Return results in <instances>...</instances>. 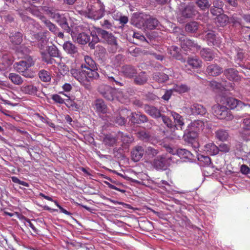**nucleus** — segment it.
<instances>
[{
  "label": "nucleus",
  "mask_w": 250,
  "mask_h": 250,
  "mask_svg": "<svg viewBox=\"0 0 250 250\" xmlns=\"http://www.w3.org/2000/svg\"><path fill=\"white\" fill-rule=\"evenodd\" d=\"M176 154L184 161L192 162L194 156L189 151L184 148H179L176 150Z\"/></svg>",
  "instance_id": "obj_24"
},
{
  "label": "nucleus",
  "mask_w": 250,
  "mask_h": 250,
  "mask_svg": "<svg viewBox=\"0 0 250 250\" xmlns=\"http://www.w3.org/2000/svg\"><path fill=\"white\" fill-rule=\"evenodd\" d=\"M242 101L232 97L228 98L226 100L227 105L231 109L238 110Z\"/></svg>",
  "instance_id": "obj_37"
},
{
  "label": "nucleus",
  "mask_w": 250,
  "mask_h": 250,
  "mask_svg": "<svg viewBox=\"0 0 250 250\" xmlns=\"http://www.w3.org/2000/svg\"><path fill=\"white\" fill-rule=\"evenodd\" d=\"M48 30L58 37L62 39L64 37L63 33L60 31L59 28L53 23L50 24L47 27Z\"/></svg>",
  "instance_id": "obj_50"
},
{
  "label": "nucleus",
  "mask_w": 250,
  "mask_h": 250,
  "mask_svg": "<svg viewBox=\"0 0 250 250\" xmlns=\"http://www.w3.org/2000/svg\"><path fill=\"white\" fill-rule=\"evenodd\" d=\"M87 9L86 14L89 18L98 20L104 15V5L100 0H90Z\"/></svg>",
  "instance_id": "obj_2"
},
{
  "label": "nucleus",
  "mask_w": 250,
  "mask_h": 250,
  "mask_svg": "<svg viewBox=\"0 0 250 250\" xmlns=\"http://www.w3.org/2000/svg\"><path fill=\"white\" fill-rule=\"evenodd\" d=\"M47 13L52 19L55 20L64 31L68 33H70L72 31V29L69 26L66 14L60 13L53 10H48L47 11Z\"/></svg>",
  "instance_id": "obj_4"
},
{
  "label": "nucleus",
  "mask_w": 250,
  "mask_h": 250,
  "mask_svg": "<svg viewBox=\"0 0 250 250\" xmlns=\"http://www.w3.org/2000/svg\"><path fill=\"white\" fill-rule=\"evenodd\" d=\"M181 49L176 46L172 45L167 48V53L173 58L180 61L181 62H185L186 59L183 57L180 53Z\"/></svg>",
  "instance_id": "obj_20"
},
{
  "label": "nucleus",
  "mask_w": 250,
  "mask_h": 250,
  "mask_svg": "<svg viewBox=\"0 0 250 250\" xmlns=\"http://www.w3.org/2000/svg\"><path fill=\"white\" fill-rule=\"evenodd\" d=\"M85 63L81 65L82 68L97 69V65L95 61L89 56L84 57Z\"/></svg>",
  "instance_id": "obj_38"
},
{
  "label": "nucleus",
  "mask_w": 250,
  "mask_h": 250,
  "mask_svg": "<svg viewBox=\"0 0 250 250\" xmlns=\"http://www.w3.org/2000/svg\"><path fill=\"white\" fill-rule=\"evenodd\" d=\"M224 4V2L221 0H214L213 1L212 6L211 7L218 9L220 12H224L223 9Z\"/></svg>",
  "instance_id": "obj_63"
},
{
  "label": "nucleus",
  "mask_w": 250,
  "mask_h": 250,
  "mask_svg": "<svg viewBox=\"0 0 250 250\" xmlns=\"http://www.w3.org/2000/svg\"><path fill=\"white\" fill-rule=\"evenodd\" d=\"M14 68L17 72L21 73L26 78H32L34 77V73L29 69V67H27L26 62L23 61L15 63Z\"/></svg>",
  "instance_id": "obj_12"
},
{
  "label": "nucleus",
  "mask_w": 250,
  "mask_h": 250,
  "mask_svg": "<svg viewBox=\"0 0 250 250\" xmlns=\"http://www.w3.org/2000/svg\"><path fill=\"white\" fill-rule=\"evenodd\" d=\"M13 58L8 55H4L1 59V64L3 65V69H7L13 62Z\"/></svg>",
  "instance_id": "obj_53"
},
{
  "label": "nucleus",
  "mask_w": 250,
  "mask_h": 250,
  "mask_svg": "<svg viewBox=\"0 0 250 250\" xmlns=\"http://www.w3.org/2000/svg\"><path fill=\"white\" fill-rule=\"evenodd\" d=\"M159 152L158 149L151 146H147L145 151V154L148 159H152L155 157Z\"/></svg>",
  "instance_id": "obj_48"
},
{
  "label": "nucleus",
  "mask_w": 250,
  "mask_h": 250,
  "mask_svg": "<svg viewBox=\"0 0 250 250\" xmlns=\"http://www.w3.org/2000/svg\"><path fill=\"white\" fill-rule=\"evenodd\" d=\"M205 151L210 155H215L218 154V146L214 143H208L205 146Z\"/></svg>",
  "instance_id": "obj_42"
},
{
  "label": "nucleus",
  "mask_w": 250,
  "mask_h": 250,
  "mask_svg": "<svg viewBox=\"0 0 250 250\" xmlns=\"http://www.w3.org/2000/svg\"><path fill=\"white\" fill-rule=\"evenodd\" d=\"M97 70V68L85 69V75L86 77V80L88 82H90L93 80L98 79L99 77V75Z\"/></svg>",
  "instance_id": "obj_39"
},
{
  "label": "nucleus",
  "mask_w": 250,
  "mask_h": 250,
  "mask_svg": "<svg viewBox=\"0 0 250 250\" xmlns=\"http://www.w3.org/2000/svg\"><path fill=\"white\" fill-rule=\"evenodd\" d=\"M215 20L216 23L220 26L224 27L229 23V17L223 13L218 15Z\"/></svg>",
  "instance_id": "obj_43"
},
{
  "label": "nucleus",
  "mask_w": 250,
  "mask_h": 250,
  "mask_svg": "<svg viewBox=\"0 0 250 250\" xmlns=\"http://www.w3.org/2000/svg\"><path fill=\"white\" fill-rule=\"evenodd\" d=\"M96 111L99 113L105 114L107 112V106L102 99H97L94 102Z\"/></svg>",
  "instance_id": "obj_25"
},
{
  "label": "nucleus",
  "mask_w": 250,
  "mask_h": 250,
  "mask_svg": "<svg viewBox=\"0 0 250 250\" xmlns=\"http://www.w3.org/2000/svg\"><path fill=\"white\" fill-rule=\"evenodd\" d=\"M129 121L133 124H144L145 128L149 129L151 128L153 121L149 119L148 117L142 112H130L129 115Z\"/></svg>",
  "instance_id": "obj_6"
},
{
  "label": "nucleus",
  "mask_w": 250,
  "mask_h": 250,
  "mask_svg": "<svg viewBox=\"0 0 250 250\" xmlns=\"http://www.w3.org/2000/svg\"><path fill=\"white\" fill-rule=\"evenodd\" d=\"M221 83L222 84L223 90H230L231 89H233L234 84L231 82H228L226 80H222Z\"/></svg>",
  "instance_id": "obj_62"
},
{
  "label": "nucleus",
  "mask_w": 250,
  "mask_h": 250,
  "mask_svg": "<svg viewBox=\"0 0 250 250\" xmlns=\"http://www.w3.org/2000/svg\"><path fill=\"white\" fill-rule=\"evenodd\" d=\"M189 89V87L186 84L177 85L174 88V91L179 93L187 92Z\"/></svg>",
  "instance_id": "obj_61"
},
{
  "label": "nucleus",
  "mask_w": 250,
  "mask_h": 250,
  "mask_svg": "<svg viewBox=\"0 0 250 250\" xmlns=\"http://www.w3.org/2000/svg\"><path fill=\"white\" fill-rule=\"evenodd\" d=\"M135 76L133 83L136 85H143L147 83L148 79V76L145 71H141Z\"/></svg>",
  "instance_id": "obj_26"
},
{
  "label": "nucleus",
  "mask_w": 250,
  "mask_h": 250,
  "mask_svg": "<svg viewBox=\"0 0 250 250\" xmlns=\"http://www.w3.org/2000/svg\"><path fill=\"white\" fill-rule=\"evenodd\" d=\"M44 37H45V36L42 32H40L38 33H34L32 35V40H33V42L36 41H39L42 39H43Z\"/></svg>",
  "instance_id": "obj_64"
},
{
  "label": "nucleus",
  "mask_w": 250,
  "mask_h": 250,
  "mask_svg": "<svg viewBox=\"0 0 250 250\" xmlns=\"http://www.w3.org/2000/svg\"><path fill=\"white\" fill-rule=\"evenodd\" d=\"M41 55L42 61L47 64H52L55 62L56 61L54 58L61 57V54L59 50L54 44L47 46L46 52L41 51Z\"/></svg>",
  "instance_id": "obj_5"
},
{
  "label": "nucleus",
  "mask_w": 250,
  "mask_h": 250,
  "mask_svg": "<svg viewBox=\"0 0 250 250\" xmlns=\"http://www.w3.org/2000/svg\"><path fill=\"white\" fill-rule=\"evenodd\" d=\"M21 17L22 20L24 21L28 22L29 23L32 24L34 27L39 30L41 28L40 24L36 22L33 19L23 14H21Z\"/></svg>",
  "instance_id": "obj_54"
},
{
  "label": "nucleus",
  "mask_w": 250,
  "mask_h": 250,
  "mask_svg": "<svg viewBox=\"0 0 250 250\" xmlns=\"http://www.w3.org/2000/svg\"><path fill=\"white\" fill-rule=\"evenodd\" d=\"M199 28V24L196 21H190L186 24L185 30L188 33H194L196 32Z\"/></svg>",
  "instance_id": "obj_47"
},
{
  "label": "nucleus",
  "mask_w": 250,
  "mask_h": 250,
  "mask_svg": "<svg viewBox=\"0 0 250 250\" xmlns=\"http://www.w3.org/2000/svg\"><path fill=\"white\" fill-rule=\"evenodd\" d=\"M70 72L73 77L81 83L86 79L85 70L72 69Z\"/></svg>",
  "instance_id": "obj_31"
},
{
  "label": "nucleus",
  "mask_w": 250,
  "mask_h": 250,
  "mask_svg": "<svg viewBox=\"0 0 250 250\" xmlns=\"http://www.w3.org/2000/svg\"><path fill=\"white\" fill-rule=\"evenodd\" d=\"M238 111H242L243 114H250V104H245L243 102L240 103V106Z\"/></svg>",
  "instance_id": "obj_59"
},
{
  "label": "nucleus",
  "mask_w": 250,
  "mask_h": 250,
  "mask_svg": "<svg viewBox=\"0 0 250 250\" xmlns=\"http://www.w3.org/2000/svg\"><path fill=\"white\" fill-rule=\"evenodd\" d=\"M121 72L125 77L130 79L135 76L137 73V70L135 66L130 64H125L122 67Z\"/></svg>",
  "instance_id": "obj_19"
},
{
  "label": "nucleus",
  "mask_w": 250,
  "mask_h": 250,
  "mask_svg": "<svg viewBox=\"0 0 250 250\" xmlns=\"http://www.w3.org/2000/svg\"><path fill=\"white\" fill-rule=\"evenodd\" d=\"M242 125L243 127L240 133L242 134V137L243 139L245 141H248L247 137L243 136V135L246 134L245 133L246 131H250V117L246 118L243 120Z\"/></svg>",
  "instance_id": "obj_35"
},
{
  "label": "nucleus",
  "mask_w": 250,
  "mask_h": 250,
  "mask_svg": "<svg viewBox=\"0 0 250 250\" xmlns=\"http://www.w3.org/2000/svg\"><path fill=\"white\" fill-rule=\"evenodd\" d=\"M153 79L158 83H163L167 82L169 79V77L167 75L163 72H158L153 74Z\"/></svg>",
  "instance_id": "obj_41"
},
{
  "label": "nucleus",
  "mask_w": 250,
  "mask_h": 250,
  "mask_svg": "<svg viewBox=\"0 0 250 250\" xmlns=\"http://www.w3.org/2000/svg\"><path fill=\"white\" fill-rule=\"evenodd\" d=\"M170 115L174 120V125L178 127L184 126V118L179 114L174 112L170 111Z\"/></svg>",
  "instance_id": "obj_34"
},
{
  "label": "nucleus",
  "mask_w": 250,
  "mask_h": 250,
  "mask_svg": "<svg viewBox=\"0 0 250 250\" xmlns=\"http://www.w3.org/2000/svg\"><path fill=\"white\" fill-rule=\"evenodd\" d=\"M129 110L126 108L120 109L115 112L112 121L118 125H125L127 122V118L129 117Z\"/></svg>",
  "instance_id": "obj_9"
},
{
  "label": "nucleus",
  "mask_w": 250,
  "mask_h": 250,
  "mask_svg": "<svg viewBox=\"0 0 250 250\" xmlns=\"http://www.w3.org/2000/svg\"><path fill=\"white\" fill-rule=\"evenodd\" d=\"M204 39L207 42L208 45L216 47H219L222 42L220 38L217 36L215 32L212 30L206 32Z\"/></svg>",
  "instance_id": "obj_14"
},
{
  "label": "nucleus",
  "mask_w": 250,
  "mask_h": 250,
  "mask_svg": "<svg viewBox=\"0 0 250 250\" xmlns=\"http://www.w3.org/2000/svg\"><path fill=\"white\" fill-rule=\"evenodd\" d=\"M212 110L214 115L219 119L229 121L233 118L230 111L226 106L217 104L213 106Z\"/></svg>",
  "instance_id": "obj_8"
},
{
  "label": "nucleus",
  "mask_w": 250,
  "mask_h": 250,
  "mask_svg": "<svg viewBox=\"0 0 250 250\" xmlns=\"http://www.w3.org/2000/svg\"><path fill=\"white\" fill-rule=\"evenodd\" d=\"M96 32L99 37L103 40V42L110 46L112 52L117 51L119 48L117 37L112 33L107 32L101 28H97Z\"/></svg>",
  "instance_id": "obj_3"
},
{
  "label": "nucleus",
  "mask_w": 250,
  "mask_h": 250,
  "mask_svg": "<svg viewBox=\"0 0 250 250\" xmlns=\"http://www.w3.org/2000/svg\"><path fill=\"white\" fill-rule=\"evenodd\" d=\"M38 75L41 80L43 82H48L51 80V77L49 73L44 69L40 70L39 72Z\"/></svg>",
  "instance_id": "obj_55"
},
{
  "label": "nucleus",
  "mask_w": 250,
  "mask_h": 250,
  "mask_svg": "<svg viewBox=\"0 0 250 250\" xmlns=\"http://www.w3.org/2000/svg\"><path fill=\"white\" fill-rule=\"evenodd\" d=\"M71 32V36L74 42H77L82 45H85L87 43H89L90 40V37L87 34L84 32L76 33Z\"/></svg>",
  "instance_id": "obj_16"
},
{
  "label": "nucleus",
  "mask_w": 250,
  "mask_h": 250,
  "mask_svg": "<svg viewBox=\"0 0 250 250\" xmlns=\"http://www.w3.org/2000/svg\"><path fill=\"white\" fill-rule=\"evenodd\" d=\"M147 15L140 13L134 14L131 19V23L138 28L145 29Z\"/></svg>",
  "instance_id": "obj_15"
},
{
  "label": "nucleus",
  "mask_w": 250,
  "mask_h": 250,
  "mask_svg": "<svg viewBox=\"0 0 250 250\" xmlns=\"http://www.w3.org/2000/svg\"><path fill=\"white\" fill-rule=\"evenodd\" d=\"M159 25L160 22L156 18L147 15L145 29H147L148 30H153L157 28Z\"/></svg>",
  "instance_id": "obj_29"
},
{
  "label": "nucleus",
  "mask_w": 250,
  "mask_h": 250,
  "mask_svg": "<svg viewBox=\"0 0 250 250\" xmlns=\"http://www.w3.org/2000/svg\"><path fill=\"white\" fill-rule=\"evenodd\" d=\"M21 89L23 93L31 95H36L38 91V88L33 85H27L22 86Z\"/></svg>",
  "instance_id": "obj_49"
},
{
  "label": "nucleus",
  "mask_w": 250,
  "mask_h": 250,
  "mask_svg": "<svg viewBox=\"0 0 250 250\" xmlns=\"http://www.w3.org/2000/svg\"><path fill=\"white\" fill-rule=\"evenodd\" d=\"M124 149L125 148L122 146L119 147H114L113 149L114 156L118 159H124L125 158V154L123 151Z\"/></svg>",
  "instance_id": "obj_57"
},
{
  "label": "nucleus",
  "mask_w": 250,
  "mask_h": 250,
  "mask_svg": "<svg viewBox=\"0 0 250 250\" xmlns=\"http://www.w3.org/2000/svg\"><path fill=\"white\" fill-rule=\"evenodd\" d=\"M22 34L19 32H15L10 33L9 36L10 41L14 44H20L22 42Z\"/></svg>",
  "instance_id": "obj_33"
},
{
  "label": "nucleus",
  "mask_w": 250,
  "mask_h": 250,
  "mask_svg": "<svg viewBox=\"0 0 250 250\" xmlns=\"http://www.w3.org/2000/svg\"><path fill=\"white\" fill-rule=\"evenodd\" d=\"M91 35L92 37V39L91 42H89L88 46L91 49H93L95 48L96 43L100 42L99 36L97 32L94 34L91 33Z\"/></svg>",
  "instance_id": "obj_58"
},
{
  "label": "nucleus",
  "mask_w": 250,
  "mask_h": 250,
  "mask_svg": "<svg viewBox=\"0 0 250 250\" xmlns=\"http://www.w3.org/2000/svg\"><path fill=\"white\" fill-rule=\"evenodd\" d=\"M204 126V122L202 120H196L191 122L184 130V141L189 144L196 142L200 132L203 130Z\"/></svg>",
  "instance_id": "obj_1"
},
{
  "label": "nucleus",
  "mask_w": 250,
  "mask_h": 250,
  "mask_svg": "<svg viewBox=\"0 0 250 250\" xmlns=\"http://www.w3.org/2000/svg\"><path fill=\"white\" fill-rule=\"evenodd\" d=\"M118 137L117 134L114 136L111 134H107L104 135L103 139V143L107 147H113L117 143Z\"/></svg>",
  "instance_id": "obj_30"
},
{
  "label": "nucleus",
  "mask_w": 250,
  "mask_h": 250,
  "mask_svg": "<svg viewBox=\"0 0 250 250\" xmlns=\"http://www.w3.org/2000/svg\"><path fill=\"white\" fill-rule=\"evenodd\" d=\"M224 74L229 81L238 82L241 80V77L239 75L238 71L233 68L225 69Z\"/></svg>",
  "instance_id": "obj_18"
},
{
  "label": "nucleus",
  "mask_w": 250,
  "mask_h": 250,
  "mask_svg": "<svg viewBox=\"0 0 250 250\" xmlns=\"http://www.w3.org/2000/svg\"><path fill=\"white\" fill-rule=\"evenodd\" d=\"M208 86H209L213 91L215 92L223 90L221 82L219 83L215 81L209 82Z\"/></svg>",
  "instance_id": "obj_56"
},
{
  "label": "nucleus",
  "mask_w": 250,
  "mask_h": 250,
  "mask_svg": "<svg viewBox=\"0 0 250 250\" xmlns=\"http://www.w3.org/2000/svg\"><path fill=\"white\" fill-rule=\"evenodd\" d=\"M171 162H173L171 157L161 155L155 158L151 165L157 170H165L170 165Z\"/></svg>",
  "instance_id": "obj_7"
},
{
  "label": "nucleus",
  "mask_w": 250,
  "mask_h": 250,
  "mask_svg": "<svg viewBox=\"0 0 250 250\" xmlns=\"http://www.w3.org/2000/svg\"><path fill=\"white\" fill-rule=\"evenodd\" d=\"M190 110L191 114L194 116H203L207 112L206 108L203 105L197 103L192 104L190 106Z\"/></svg>",
  "instance_id": "obj_23"
},
{
  "label": "nucleus",
  "mask_w": 250,
  "mask_h": 250,
  "mask_svg": "<svg viewBox=\"0 0 250 250\" xmlns=\"http://www.w3.org/2000/svg\"><path fill=\"white\" fill-rule=\"evenodd\" d=\"M109 82L118 89L126 84L125 81L117 75H114V77H109Z\"/></svg>",
  "instance_id": "obj_32"
},
{
  "label": "nucleus",
  "mask_w": 250,
  "mask_h": 250,
  "mask_svg": "<svg viewBox=\"0 0 250 250\" xmlns=\"http://www.w3.org/2000/svg\"><path fill=\"white\" fill-rule=\"evenodd\" d=\"M184 128V126L178 127L174 125L171 128L173 138L175 139H179L181 137L183 138Z\"/></svg>",
  "instance_id": "obj_36"
},
{
  "label": "nucleus",
  "mask_w": 250,
  "mask_h": 250,
  "mask_svg": "<svg viewBox=\"0 0 250 250\" xmlns=\"http://www.w3.org/2000/svg\"><path fill=\"white\" fill-rule=\"evenodd\" d=\"M62 47L64 51L72 57L76 56L78 53L77 47L69 41L65 42Z\"/></svg>",
  "instance_id": "obj_27"
},
{
  "label": "nucleus",
  "mask_w": 250,
  "mask_h": 250,
  "mask_svg": "<svg viewBox=\"0 0 250 250\" xmlns=\"http://www.w3.org/2000/svg\"><path fill=\"white\" fill-rule=\"evenodd\" d=\"M160 118H162L163 122L168 128L171 129L172 127H173L174 123L169 117L162 114Z\"/></svg>",
  "instance_id": "obj_60"
},
{
  "label": "nucleus",
  "mask_w": 250,
  "mask_h": 250,
  "mask_svg": "<svg viewBox=\"0 0 250 250\" xmlns=\"http://www.w3.org/2000/svg\"><path fill=\"white\" fill-rule=\"evenodd\" d=\"M223 68L217 64H211L208 65L206 69L207 73L211 76H217L222 73Z\"/></svg>",
  "instance_id": "obj_28"
},
{
  "label": "nucleus",
  "mask_w": 250,
  "mask_h": 250,
  "mask_svg": "<svg viewBox=\"0 0 250 250\" xmlns=\"http://www.w3.org/2000/svg\"><path fill=\"white\" fill-rule=\"evenodd\" d=\"M144 109L145 112L153 118L157 119L162 115L160 110L154 106L145 104Z\"/></svg>",
  "instance_id": "obj_22"
},
{
  "label": "nucleus",
  "mask_w": 250,
  "mask_h": 250,
  "mask_svg": "<svg viewBox=\"0 0 250 250\" xmlns=\"http://www.w3.org/2000/svg\"><path fill=\"white\" fill-rule=\"evenodd\" d=\"M215 134L216 138L221 141H227L229 137L228 131L223 129L217 130Z\"/></svg>",
  "instance_id": "obj_46"
},
{
  "label": "nucleus",
  "mask_w": 250,
  "mask_h": 250,
  "mask_svg": "<svg viewBox=\"0 0 250 250\" xmlns=\"http://www.w3.org/2000/svg\"><path fill=\"white\" fill-rule=\"evenodd\" d=\"M187 62L193 68H198L202 66V61L197 57H188Z\"/></svg>",
  "instance_id": "obj_45"
},
{
  "label": "nucleus",
  "mask_w": 250,
  "mask_h": 250,
  "mask_svg": "<svg viewBox=\"0 0 250 250\" xmlns=\"http://www.w3.org/2000/svg\"><path fill=\"white\" fill-rule=\"evenodd\" d=\"M144 153L145 151L143 147L136 146L133 147L131 150V159L134 162H138L143 157Z\"/></svg>",
  "instance_id": "obj_21"
},
{
  "label": "nucleus",
  "mask_w": 250,
  "mask_h": 250,
  "mask_svg": "<svg viewBox=\"0 0 250 250\" xmlns=\"http://www.w3.org/2000/svg\"><path fill=\"white\" fill-rule=\"evenodd\" d=\"M195 4L201 10L204 11L208 9L211 6L208 0H196Z\"/></svg>",
  "instance_id": "obj_51"
},
{
  "label": "nucleus",
  "mask_w": 250,
  "mask_h": 250,
  "mask_svg": "<svg viewBox=\"0 0 250 250\" xmlns=\"http://www.w3.org/2000/svg\"><path fill=\"white\" fill-rule=\"evenodd\" d=\"M99 93L106 100L112 101L116 98V90L107 85H101L98 89Z\"/></svg>",
  "instance_id": "obj_11"
},
{
  "label": "nucleus",
  "mask_w": 250,
  "mask_h": 250,
  "mask_svg": "<svg viewBox=\"0 0 250 250\" xmlns=\"http://www.w3.org/2000/svg\"><path fill=\"white\" fill-rule=\"evenodd\" d=\"M9 79L15 84L21 85L23 83L22 78L17 74L10 73L8 76Z\"/></svg>",
  "instance_id": "obj_52"
},
{
  "label": "nucleus",
  "mask_w": 250,
  "mask_h": 250,
  "mask_svg": "<svg viewBox=\"0 0 250 250\" xmlns=\"http://www.w3.org/2000/svg\"><path fill=\"white\" fill-rule=\"evenodd\" d=\"M179 11L184 20L194 18L198 14V11L192 3H188L184 7L180 8Z\"/></svg>",
  "instance_id": "obj_10"
},
{
  "label": "nucleus",
  "mask_w": 250,
  "mask_h": 250,
  "mask_svg": "<svg viewBox=\"0 0 250 250\" xmlns=\"http://www.w3.org/2000/svg\"><path fill=\"white\" fill-rule=\"evenodd\" d=\"M117 137L120 139L122 143L121 146L125 149H127L134 140L131 135L120 131L118 132Z\"/></svg>",
  "instance_id": "obj_17"
},
{
  "label": "nucleus",
  "mask_w": 250,
  "mask_h": 250,
  "mask_svg": "<svg viewBox=\"0 0 250 250\" xmlns=\"http://www.w3.org/2000/svg\"><path fill=\"white\" fill-rule=\"evenodd\" d=\"M179 41L182 48L185 51L191 50L195 51H198L201 49V46L200 45L190 39L181 37L180 38Z\"/></svg>",
  "instance_id": "obj_13"
},
{
  "label": "nucleus",
  "mask_w": 250,
  "mask_h": 250,
  "mask_svg": "<svg viewBox=\"0 0 250 250\" xmlns=\"http://www.w3.org/2000/svg\"><path fill=\"white\" fill-rule=\"evenodd\" d=\"M202 58L206 61H210L214 58V54L209 48H203L200 51Z\"/></svg>",
  "instance_id": "obj_40"
},
{
  "label": "nucleus",
  "mask_w": 250,
  "mask_h": 250,
  "mask_svg": "<svg viewBox=\"0 0 250 250\" xmlns=\"http://www.w3.org/2000/svg\"><path fill=\"white\" fill-rule=\"evenodd\" d=\"M137 137L144 142H149L152 140V136L149 132L141 130L137 133Z\"/></svg>",
  "instance_id": "obj_44"
}]
</instances>
